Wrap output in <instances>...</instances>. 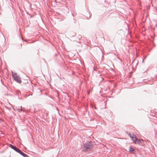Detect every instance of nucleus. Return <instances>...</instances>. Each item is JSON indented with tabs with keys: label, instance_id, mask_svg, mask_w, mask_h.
<instances>
[{
	"label": "nucleus",
	"instance_id": "nucleus-17",
	"mask_svg": "<svg viewBox=\"0 0 157 157\" xmlns=\"http://www.w3.org/2000/svg\"><path fill=\"white\" fill-rule=\"evenodd\" d=\"M93 107L95 109H97V108L96 107L94 106V107Z\"/></svg>",
	"mask_w": 157,
	"mask_h": 157
},
{
	"label": "nucleus",
	"instance_id": "nucleus-8",
	"mask_svg": "<svg viewBox=\"0 0 157 157\" xmlns=\"http://www.w3.org/2000/svg\"><path fill=\"white\" fill-rule=\"evenodd\" d=\"M129 151L130 152H134L135 151V149L133 148L132 146H130L129 147Z\"/></svg>",
	"mask_w": 157,
	"mask_h": 157
},
{
	"label": "nucleus",
	"instance_id": "nucleus-18",
	"mask_svg": "<svg viewBox=\"0 0 157 157\" xmlns=\"http://www.w3.org/2000/svg\"><path fill=\"white\" fill-rule=\"evenodd\" d=\"M32 95H33V94L32 93H31V94H28V95L29 96Z\"/></svg>",
	"mask_w": 157,
	"mask_h": 157
},
{
	"label": "nucleus",
	"instance_id": "nucleus-1",
	"mask_svg": "<svg viewBox=\"0 0 157 157\" xmlns=\"http://www.w3.org/2000/svg\"><path fill=\"white\" fill-rule=\"evenodd\" d=\"M94 147V143L92 141H87L83 143V150L84 152H86L91 150Z\"/></svg>",
	"mask_w": 157,
	"mask_h": 157
},
{
	"label": "nucleus",
	"instance_id": "nucleus-11",
	"mask_svg": "<svg viewBox=\"0 0 157 157\" xmlns=\"http://www.w3.org/2000/svg\"><path fill=\"white\" fill-rule=\"evenodd\" d=\"M18 112H20L22 111V106H21V109H17Z\"/></svg>",
	"mask_w": 157,
	"mask_h": 157
},
{
	"label": "nucleus",
	"instance_id": "nucleus-19",
	"mask_svg": "<svg viewBox=\"0 0 157 157\" xmlns=\"http://www.w3.org/2000/svg\"><path fill=\"white\" fill-rule=\"evenodd\" d=\"M144 59H143V62H144Z\"/></svg>",
	"mask_w": 157,
	"mask_h": 157
},
{
	"label": "nucleus",
	"instance_id": "nucleus-3",
	"mask_svg": "<svg viewBox=\"0 0 157 157\" xmlns=\"http://www.w3.org/2000/svg\"><path fill=\"white\" fill-rule=\"evenodd\" d=\"M9 146L10 147H11L12 149H13L14 151H15L17 152L20 150V149L19 148L17 147L16 146L13 145L11 144H10Z\"/></svg>",
	"mask_w": 157,
	"mask_h": 157
},
{
	"label": "nucleus",
	"instance_id": "nucleus-6",
	"mask_svg": "<svg viewBox=\"0 0 157 157\" xmlns=\"http://www.w3.org/2000/svg\"><path fill=\"white\" fill-rule=\"evenodd\" d=\"M17 153H19L21 155L24 157H29L28 155L23 152L21 150H19Z\"/></svg>",
	"mask_w": 157,
	"mask_h": 157
},
{
	"label": "nucleus",
	"instance_id": "nucleus-4",
	"mask_svg": "<svg viewBox=\"0 0 157 157\" xmlns=\"http://www.w3.org/2000/svg\"><path fill=\"white\" fill-rule=\"evenodd\" d=\"M76 37H74L72 39H70L71 41H77L78 40L79 41L80 39H81L82 37L80 35H79L78 36H76Z\"/></svg>",
	"mask_w": 157,
	"mask_h": 157
},
{
	"label": "nucleus",
	"instance_id": "nucleus-14",
	"mask_svg": "<svg viewBox=\"0 0 157 157\" xmlns=\"http://www.w3.org/2000/svg\"><path fill=\"white\" fill-rule=\"evenodd\" d=\"M22 40H23V41H25V42H27V40H23V38L22 37Z\"/></svg>",
	"mask_w": 157,
	"mask_h": 157
},
{
	"label": "nucleus",
	"instance_id": "nucleus-5",
	"mask_svg": "<svg viewBox=\"0 0 157 157\" xmlns=\"http://www.w3.org/2000/svg\"><path fill=\"white\" fill-rule=\"evenodd\" d=\"M134 142L136 144H137L138 145H141L142 144V143L140 140L137 137L135 138V142Z\"/></svg>",
	"mask_w": 157,
	"mask_h": 157
},
{
	"label": "nucleus",
	"instance_id": "nucleus-20",
	"mask_svg": "<svg viewBox=\"0 0 157 157\" xmlns=\"http://www.w3.org/2000/svg\"><path fill=\"white\" fill-rule=\"evenodd\" d=\"M156 26H157V24L156 25Z\"/></svg>",
	"mask_w": 157,
	"mask_h": 157
},
{
	"label": "nucleus",
	"instance_id": "nucleus-15",
	"mask_svg": "<svg viewBox=\"0 0 157 157\" xmlns=\"http://www.w3.org/2000/svg\"><path fill=\"white\" fill-rule=\"evenodd\" d=\"M22 44H20V48H22Z\"/></svg>",
	"mask_w": 157,
	"mask_h": 157
},
{
	"label": "nucleus",
	"instance_id": "nucleus-2",
	"mask_svg": "<svg viewBox=\"0 0 157 157\" xmlns=\"http://www.w3.org/2000/svg\"><path fill=\"white\" fill-rule=\"evenodd\" d=\"M12 75L13 77L14 80L18 83H20L21 82V81L19 76L17 75L16 73L14 74L13 72H12Z\"/></svg>",
	"mask_w": 157,
	"mask_h": 157
},
{
	"label": "nucleus",
	"instance_id": "nucleus-12",
	"mask_svg": "<svg viewBox=\"0 0 157 157\" xmlns=\"http://www.w3.org/2000/svg\"><path fill=\"white\" fill-rule=\"evenodd\" d=\"M126 133H127V134L129 136H131V135H131V134L130 133V132H126Z\"/></svg>",
	"mask_w": 157,
	"mask_h": 157
},
{
	"label": "nucleus",
	"instance_id": "nucleus-13",
	"mask_svg": "<svg viewBox=\"0 0 157 157\" xmlns=\"http://www.w3.org/2000/svg\"><path fill=\"white\" fill-rule=\"evenodd\" d=\"M89 17H88V16H86V17L88 19H90V17L91 16V15L90 14V13H89Z\"/></svg>",
	"mask_w": 157,
	"mask_h": 157
},
{
	"label": "nucleus",
	"instance_id": "nucleus-10",
	"mask_svg": "<svg viewBox=\"0 0 157 157\" xmlns=\"http://www.w3.org/2000/svg\"><path fill=\"white\" fill-rule=\"evenodd\" d=\"M23 111V112H25L26 113H27L28 112H29V111H26L24 108H22V111Z\"/></svg>",
	"mask_w": 157,
	"mask_h": 157
},
{
	"label": "nucleus",
	"instance_id": "nucleus-7",
	"mask_svg": "<svg viewBox=\"0 0 157 157\" xmlns=\"http://www.w3.org/2000/svg\"><path fill=\"white\" fill-rule=\"evenodd\" d=\"M76 34L75 33H71L70 35V37L71 39H72L74 37H76Z\"/></svg>",
	"mask_w": 157,
	"mask_h": 157
},
{
	"label": "nucleus",
	"instance_id": "nucleus-16",
	"mask_svg": "<svg viewBox=\"0 0 157 157\" xmlns=\"http://www.w3.org/2000/svg\"><path fill=\"white\" fill-rule=\"evenodd\" d=\"M19 92H17L16 93V95H19Z\"/></svg>",
	"mask_w": 157,
	"mask_h": 157
},
{
	"label": "nucleus",
	"instance_id": "nucleus-9",
	"mask_svg": "<svg viewBox=\"0 0 157 157\" xmlns=\"http://www.w3.org/2000/svg\"><path fill=\"white\" fill-rule=\"evenodd\" d=\"M132 136V135L130 136L129 137L133 141V142H135V138H136V137L134 136Z\"/></svg>",
	"mask_w": 157,
	"mask_h": 157
}]
</instances>
